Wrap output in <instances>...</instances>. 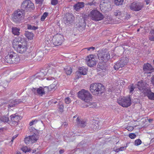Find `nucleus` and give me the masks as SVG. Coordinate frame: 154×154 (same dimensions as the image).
<instances>
[{
  "label": "nucleus",
  "instance_id": "obj_49",
  "mask_svg": "<svg viewBox=\"0 0 154 154\" xmlns=\"http://www.w3.org/2000/svg\"><path fill=\"white\" fill-rule=\"evenodd\" d=\"M126 129L128 131H131L134 129V128L132 126H128L126 127Z\"/></svg>",
  "mask_w": 154,
  "mask_h": 154
},
{
  "label": "nucleus",
  "instance_id": "obj_41",
  "mask_svg": "<svg viewBox=\"0 0 154 154\" xmlns=\"http://www.w3.org/2000/svg\"><path fill=\"white\" fill-rule=\"evenodd\" d=\"M27 26V28L28 29L35 30L38 28V27H36L33 26H31V25H28Z\"/></svg>",
  "mask_w": 154,
  "mask_h": 154
},
{
  "label": "nucleus",
  "instance_id": "obj_38",
  "mask_svg": "<svg viewBox=\"0 0 154 154\" xmlns=\"http://www.w3.org/2000/svg\"><path fill=\"white\" fill-rule=\"evenodd\" d=\"M24 141L26 144L31 143V139H30L29 136L26 137L24 139Z\"/></svg>",
  "mask_w": 154,
  "mask_h": 154
},
{
  "label": "nucleus",
  "instance_id": "obj_35",
  "mask_svg": "<svg viewBox=\"0 0 154 154\" xmlns=\"http://www.w3.org/2000/svg\"><path fill=\"white\" fill-rule=\"evenodd\" d=\"M114 3L116 5H122L124 2V0H114Z\"/></svg>",
  "mask_w": 154,
  "mask_h": 154
},
{
  "label": "nucleus",
  "instance_id": "obj_5",
  "mask_svg": "<svg viewBox=\"0 0 154 154\" xmlns=\"http://www.w3.org/2000/svg\"><path fill=\"white\" fill-rule=\"evenodd\" d=\"M78 95L79 98L85 102H86L91 98L90 94L88 91L84 89L79 91L78 92Z\"/></svg>",
  "mask_w": 154,
  "mask_h": 154
},
{
  "label": "nucleus",
  "instance_id": "obj_60",
  "mask_svg": "<svg viewBox=\"0 0 154 154\" xmlns=\"http://www.w3.org/2000/svg\"><path fill=\"white\" fill-rule=\"evenodd\" d=\"M64 150L63 149H61L59 151V152L60 154H63L64 152Z\"/></svg>",
  "mask_w": 154,
  "mask_h": 154
},
{
  "label": "nucleus",
  "instance_id": "obj_55",
  "mask_svg": "<svg viewBox=\"0 0 154 154\" xmlns=\"http://www.w3.org/2000/svg\"><path fill=\"white\" fill-rule=\"evenodd\" d=\"M86 49H87L88 51H90L91 50L92 51H93L95 49V48L94 47H90L86 48Z\"/></svg>",
  "mask_w": 154,
  "mask_h": 154
},
{
  "label": "nucleus",
  "instance_id": "obj_57",
  "mask_svg": "<svg viewBox=\"0 0 154 154\" xmlns=\"http://www.w3.org/2000/svg\"><path fill=\"white\" fill-rule=\"evenodd\" d=\"M17 136V135H15V136H14L13 137H12V139H11V142H13V141H14V139H15V138H16Z\"/></svg>",
  "mask_w": 154,
  "mask_h": 154
},
{
  "label": "nucleus",
  "instance_id": "obj_29",
  "mask_svg": "<svg viewBox=\"0 0 154 154\" xmlns=\"http://www.w3.org/2000/svg\"><path fill=\"white\" fill-rule=\"evenodd\" d=\"M137 86L138 87V88L140 91L142 92L146 88V87L144 86V84L143 83H140L139 82L137 85Z\"/></svg>",
  "mask_w": 154,
  "mask_h": 154
},
{
  "label": "nucleus",
  "instance_id": "obj_25",
  "mask_svg": "<svg viewBox=\"0 0 154 154\" xmlns=\"http://www.w3.org/2000/svg\"><path fill=\"white\" fill-rule=\"evenodd\" d=\"M11 54L10 53H9L5 57V63L10 64H12Z\"/></svg>",
  "mask_w": 154,
  "mask_h": 154
},
{
  "label": "nucleus",
  "instance_id": "obj_13",
  "mask_svg": "<svg viewBox=\"0 0 154 154\" xmlns=\"http://www.w3.org/2000/svg\"><path fill=\"white\" fill-rule=\"evenodd\" d=\"M74 17L71 13H66L63 18V21L66 25L72 24L73 21Z\"/></svg>",
  "mask_w": 154,
  "mask_h": 154
},
{
  "label": "nucleus",
  "instance_id": "obj_7",
  "mask_svg": "<svg viewBox=\"0 0 154 154\" xmlns=\"http://www.w3.org/2000/svg\"><path fill=\"white\" fill-rule=\"evenodd\" d=\"M21 8V9H23L24 11H30L34 9V4L30 0H25L22 3Z\"/></svg>",
  "mask_w": 154,
  "mask_h": 154
},
{
  "label": "nucleus",
  "instance_id": "obj_46",
  "mask_svg": "<svg viewBox=\"0 0 154 154\" xmlns=\"http://www.w3.org/2000/svg\"><path fill=\"white\" fill-rule=\"evenodd\" d=\"M129 136L130 138L132 139L135 138L136 137V135L134 133H131L129 134Z\"/></svg>",
  "mask_w": 154,
  "mask_h": 154
},
{
  "label": "nucleus",
  "instance_id": "obj_3",
  "mask_svg": "<svg viewBox=\"0 0 154 154\" xmlns=\"http://www.w3.org/2000/svg\"><path fill=\"white\" fill-rule=\"evenodd\" d=\"M88 16L91 19L95 21H99L104 18V16L97 10H93L89 14Z\"/></svg>",
  "mask_w": 154,
  "mask_h": 154
},
{
  "label": "nucleus",
  "instance_id": "obj_14",
  "mask_svg": "<svg viewBox=\"0 0 154 154\" xmlns=\"http://www.w3.org/2000/svg\"><path fill=\"white\" fill-rule=\"evenodd\" d=\"M86 61L87 65L90 67H92L96 64V60L92 55L88 56L86 59Z\"/></svg>",
  "mask_w": 154,
  "mask_h": 154
},
{
  "label": "nucleus",
  "instance_id": "obj_52",
  "mask_svg": "<svg viewBox=\"0 0 154 154\" xmlns=\"http://www.w3.org/2000/svg\"><path fill=\"white\" fill-rule=\"evenodd\" d=\"M96 106V104L95 103L91 102L90 104V105H89V107L90 108H94Z\"/></svg>",
  "mask_w": 154,
  "mask_h": 154
},
{
  "label": "nucleus",
  "instance_id": "obj_11",
  "mask_svg": "<svg viewBox=\"0 0 154 154\" xmlns=\"http://www.w3.org/2000/svg\"><path fill=\"white\" fill-rule=\"evenodd\" d=\"M48 87H40L38 88H33L32 91L33 92L34 94H36L37 93L38 94L42 96L43 95L45 94L46 92H47L48 91Z\"/></svg>",
  "mask_w": 154,
  "mask_h": 154
},
{
  "label": "nucleus",
  "instance_id": "obj_36",
  "mask_svg": "<svg viewBox=\"0 0 154 154\" xmlns=\"http://www.w3.org/2000/svg\"><path fill=\"white\" fill-rule=\"evenodd\" d=\"M48 72V74H51L54 73L56 72V71L54 68H51L47 70Z\"/></svg>",
  "mask_w": 154,
  "mask_h": 154
},
{
  "label": "nucleus",
  "instance_id": "obj_61",
  "mask_svg": "<svg viewBox=\"0 0 154 154\" xmlns=\"http://www.w3.org/2000/svg\"><path fill=\"white\" fill-rule=\"evenodd\" d=\"M63 125L64 126H67V123L66 122H63Z\"/></svg>",
  "mask_w": 154,
  "mask_h": 154
},
{
  "label": "nucleus",
  "instance_id": "obj_26",
  "mask_svg": "<svg viewBox=\"0 0 154 154\" xmlns=\"http://www.w3.org/2000/svg\"><path fill=\"white\" fill-rule=\"evenodd\" d=\"M24 34L26 37L29 39L31 40L33 38L34 35L33 33L31 32L26 31Z\"/></svg>",
  "mask_w": 154,
  "mask_h": 154
},
{
  "label": "nucleus",
  "instance_id": "obj_22",
  "mask_svg": "<svg viewBox=\"0 0 154 154\" xmlns=\"http://www.w3.org/2000/svg\"><path fill=\"white\" fill-rule=\"evenodd\" d=\"M29 137L31 140V143H35L38 139V135L34 133Z\"/></svg>",
  "mask_w": 154,
  "mask_h": 154
},
{
  "label": "nucleus",
  "instance_id": "obj_20",
  "mask_svg": "<svg viewBox=\"0 0 154 154\" xmlns=\"http://www.w3.org/2000/svg\"><path fill=\"white\" fill-rule=\"evenodd\" d=\"M22 101L20 99H17L11 100L8 105V107H12L15 106L16 105L20 103Z\"/></svg>",
  "mask_w": 154,
  "mask_h": 154
},
{
  "label": "nucleus",
  "instance_id": "obj_64",
  "mask_svg": "<svg viewBox=\"0 0 154 154\" xmlns=\"http://www.w3.org/2000/svg\"><path fill=\"white\" fill-rule=\"evenodd\" d=\"M153 120L152 119H150L149 120V122H151Z\"/></svg>",
  "mask_w": 154,
  "mask_h": 154
},
{
  "label": "nucleus",
  "instance_id": "obj_1",
  "mask_svg": "<svg viewBox=\"0 0 154 154\" xmlns=\"http://www.w3.org/2000/svg\"><path fill=\"white\" fill-rule=\"evenodd\" d=\"M12 45L14 49L20 54L24 53L27 49V44L23 40H19L15 39L13 41Z\"/></svg>",
  "mask_w": 154,
  "mask_h": 154
},
{
  "label": "nucleus",
  "instance_id": "obj_44",
  "mask_svg": "<svg viewBox=\"0 0 154 154\" xmlns=\"http://www.w3.org/2000/svg\"><path fill=\"white\" fill-rule=\"evenodd\" d=\"M22 150L25 152L30 151V149L28 148L27 147H25L22 148Z\"/></svg>",
  "mask_w": 154,
  "mask_h": 154
},
{
  "label": "nucleus",
  "instance_id": "obj_6",
  "mask_svg": "<svg viewBox=\"0 0 154 154\" xmlns=\"http://www.w3.org/2000/svg\"><path fill=\"white\" fill-rule=\"evenodd\" d=\"M117 102L120 105L125 107H128L130 106L131 104L130 96L119 98L117 100Z\"/></svg>",
  "mask_w": 154,
  "mask_h": 154
},
{
  "label": "nucleus",
  "instance_id": "obj_24",
  "mask_svg": "<svg viewBox=\"0 0 154 154\" xmlns=\"http://www.w3.org/2000/svg\"><path fill=\"white\" fill-rule=\"evenodd\" d=\"M46 74V71L44 72H41L36 74V78L39 79H44V77Z\"/></svg>",
  "mask_w": 154,
  "mask_h": 154
},
{
  "label": "nucleus",
  "instance_id": "obj_8",
  "mask_svg": "<svg viewBox=\"0 0 154 154\" xmlns=\"http://www.w3.org/2000/svg\"><path fill=\"white\" fill-rule=\"evenodd\" d=\"M129 61L128 59L126 57H123L117 62L114 66V69L117 70L119 68H122L126 65Z\"/></svg>",
  "mask_w": 154,
  "mask_h": 154
},
{
  "label": "nucleus",
  "instance_id": "obj_4",
  "mask_svg": "<svg viewBox=\"0 0 154 154\" xmlns=\"http://www.w3.org/2000/svg\"><path fill=\"white\" fill-rule=\"evenodd\" d=\"M98 59L103 62H107L110 57L109 53L105 50L100 51L98 54Z\"/></svg>",
  "mask_w": 154,
  "mask_h": 154
},
{
  "label": "nucleus",
  "instance_id": "obj_12",
  "mask_svg": "<svg viewBox=\"0 0 154 154\" xmlns=\"http://www.w3.org/2000/svg\"><path fill=\"white\" fill-rule=\"evenodd\" d=\"M129 6L131 10L137 11L141 10L143 6L142 3L134 2L131 3Z\"/></svg>",
  "mask_w": 154,
  "mask_h": 154
},
{
  "label": "nucleus",
  "instance_id": "obj_56",
  "mask_svg": "<svg viewBox=\"0 0 154 154\" xmlns=\"http://www.w3.org/2000/svg\"><path fill=\"white\" fill-rule=\"evenodd\" d=\"M126 148V146H122L119 148L120 151H122L123 150H125Z\"/></svg>",
  "mask_w": 154,
  "mask_h": 154
},
{
  "label": "nucleus",
  "instance_id": "obj_31",
  "mask_svg": "<svg viewBox=\"0 0 154 154\" xmlns=\"http://www.w3.org/2000/svg\"><path fill=\"white\" fill-rule=\"evenodd\" d=\"M64 70L66 74L67 75H70L72 72V69L69 66H67L64 68Z\"/></svg>",
  "mask_w": 154,
  "mask_h": 154
},
{
  "label": "nucleus",
  "instance_id": "obj_42",
  "mask_svg": "<svg viewBox=\"0 0 154 154\" xmlns=\"http://www.w3.org/2000/svg\"><path fill=\"white\" fill-rule=\"evenodd\" d=\"M142 143L141 141L139 139L136 140L134 142V144L136 146H138L141 144Z\"/></svg>",
  "mask_w": 154,
  "mask_h": 154
},
{
  "label": "nucleus",
  "instance_id": "obj_39",
  "mask_svg": "<svg viewBox=\"0 0 154 154\" xmlns=\"http://www.w3.org/2000/svg\"><path fill=\"white\" fill-rule=\"evenodd\" d=\"M147 97L149 99L154 100V93L151 92L149 94H148Z\"/></svg>",
  "mask_w": 154,
  "mask_h": 154
},
{
  "label": "nucleus",
  "instance_id": "obj_47",
  "mask_svg": "<svg viewBox=\"0 0 154 154\" xmlns=\"http://www.w3.org/2000/svg\"><path fill=\"white\" fill-rule=\"evenodd\" d=\"M58 3V0H51V4L52 5H55Z\"/></svg>",
  "mask_w": 154,
  "mask_h": 154
},
{
  "label": "nucleus",
  "instance_id": "obj_2",
  "mask_svg": "<svg viewBox=\"0 0 154 154\" xmlns=\"http://www.w3.org/2000/svg\"><path fill=\"white\" fill-rule=\"evenodd\" d=\"M24 11L23 9H18L15 11L12 17V21L16 23H20L23 17L24 16Z\"/></svg>",
  "mask_w": 154,
  "mask_h": 154
},
{
  "label": "nucleus",
  "instance_id": "obj_32",
  "mask_svg": "<svg viewBox=\"0 0 154 154\" xmlns=\"http://www.w3.org/2000/svg\"><path fill=\"white\" fill-rule=\"evenodd\" d=\"M86 26L85 21L84 19H83V23H80L79 25V29L82 30V31L85 29Z\"/></svg>",
  "mask_w": 154,
  "mask_h": 154
},
{
  "label": "nucleus",
  "instance_id": "obj_23",
  "mask_svg": "<svg viewBox=\"0 0 154 154\" xmlns=\"http://www.w3.org/2000/svg\"><path fill=\"white\" fill-rule=\"evenodd\" d=\"M84 3L83 2H78L74 6V9L78 11L84 7Z\"/></svg>",
  "mask_w": 154,
  "mask_h": 154
},
{
  "label": "nucleus",
  "instance_id": "obj_30",
  "mask_svg": "<svg viewBox=\"0 0 154 154\" xmlns=\"http://www.w3.org/2000/svg\"><path fill=\"white\" fill-rule=\"evenodd\" d=\"M79 72L81 75H85L87 74V70L83 67H80L79 69Z\"/></svg>",
  "mask_w": 154,
  "mask_h": 154
},
{
  "label": "nucleus",
  "instance_id": "obj_53",
  "mask_svg": "<svg viewBox=\"0 0 154 154\" xmlns=\"http://www.w3.org/2000/svg\"><path fill=\"white\" fill-rule=\"evenodd\" d=\"M35 2L37 4H42L44 0H35Z\"/></svg>",
  "mask_w": 154,
  "mask_h": 154
},
{
  "label": "nucleus",
  "instance_id": "obj_37",
  "mask_svg": "<svg viewBox=\"0 0 154 154\" xmlns=\"http://www.w3.org/2000/svg\"><path fill=\"white\" fill-rule=\"evenodd\" d=\"M151 92L149 89L146 88L142 91V92L146 94L147 96L148 94H149Z\"/></svg>",
  "mask_w": 154,
  "mask_h": 154
},
{
  "label": "nucleus",
  "instance_id": "obj_54",
  "mask_svg": "<svg viewBox=\"0 0 154 154\" xmlns=\"http://www.w3.org/2000/svg\"><path fill=\"white\" fill-rule=\"evenodd\" d=\"M59 109L61 112H62L63 111V106L62 105H61L59 106Z\"/></svg>",
  "mask_w": 154,
  "mask_h": 154
},
{
  "label": "nucleus",
  "instance_id": "obj_15",
  "mask_svg": "<svg viewBox=\"0 0 154 154\" xmlns=\"http://www.w3.org/2000/svg\"><path fill=\"white\" fill-rule=\"evenodd\" d=\"M12 64H16L18 63L20 60V58L18 55L14 52H10Z\"/></svg>",
  "mask_w": 154,
  "mask_h": 154
},
{
  "label": "nucleus",
  "instance_id": "obj_50",
  "mask_svg": "<svg viewBox=\"0 0 154 154\" xmlns=\"http://www.w3.org/2000/svg\"><path fill=\"white\" fill-rule=\"evenodd\" d=\"M38 121L36 119L34 120H32L31 122H30L29 124V125L30 126H31L34 124H35Z\"/></svg>",
  "mask_w": 154,
  "mask_h": 154
},
{
  "label": "nucleus",
  "instance_id": "obj_17",
  "mask_svg": "<svg viewBox=\"0 0 154 154\" xmlns=\"http://www.w3.org/2000/svg\"><path fill=\"white\" fill-rule=\"evenodd\" d=\"M11 119L13 124L14 125H17V122L20 119V116L16 114L11 116Z\"/></svg>",
  "mask_w": 154,
  "mask_h": 154
},
{
  "label": "nucleus",
  "instance_id": "obj_18",
  "mask_svg": "<svg viewBox=\"0 0 154 154\" xmlns=\"http://www.w3.org/2000/svg\"><path fill=\"white\" fill-rule=\"evenodd\" d=\"M77 125L79 127L85 128L86 126L87 123L86 122L82 119H81L78 117L76 119Z\"/></svg>",
  "mask_w": 154,
  "mask_h": 154
},
{
  "label": "nucleus",
  "instance_id": "obj_40",
  "mask_svg": "<svg viewBox=\"0 0 154 154\" xmlns=\"http://www.w3.org/2000/svg\"><path fill=\"white\" fill-rule=\"evenodd\" d=\"M48 13L47 12H45L44 13L41 18V21H44L45 18L48 16Z\"/></svg>",
  "mask_w": 154,
  "mask_h": 154
},
{
  "label": "nucleus",
  "instance_id": "obj_33",
  "mask_svg": "<svg viewBox=\"0 0 154 154\" xmlns=\"http://www.w3.org/2000/svg\"><path fill=\"white\" fill-rule=\"evenodd\" d=\"M149 39L151 41H154V30H152L150 31V35L149 36Z\"/></svg>",
  "mask_w": 154,
  "mask_h": 154
},
{
  "label": "nucleus",
  "instance_id": "obj_19",
  "mask_svg": "<svg viewBox=\"0 0 154 154\" xmlns=\"http://www.w3.org/2000/svg\"><path fill=\"white\" fill-rule=\"evenodd\" d=\"M110 6V2L109 0H103L100 5V8H108Z\"/></svg>",
  "mask_w": 154,
  "mask_h": 154
},
{
  "label": "nucleus",
  "instance_id": "obj_9",
  "mask_svg": "<svg viewBox=\"0 0 154 154\" xmlns=\"http://www.w3.org/2000/svg\"><path fill=\"white\" fill-rule=\"evenodd\" d=\"M52 41L54 45L58 46L62 43L64 41V38L61 34H57L53 36Z\"/></svg>",
  "mask_w": 154,
  "mask_h": 154
},
{
  "label": "nucleus",
  "instance_id": "obj_16",
  "mask_svg": "<svg viewBox=\"0 0 154 154\" xmlns=\"http://www.w3.org/2000/svg\"><path fill=\"white\" fill-rule=\"evenodd\" d=\"M143 69L145 73H150L154 69L152 66L149 63L144 64L143 67Z\"/></svg>",
  "mask_w": 154,
  "mask_h": 154
},
{
  "label": "nucleus",
  "instance_id": "obj_10",
  "mask_svg": "<svg viewBox=\"0 0 154 154\" xmlns=\"http://www.w3.org/2000/svg\"><path fill=\"white\" fill-rule=\"evenodd\" d=\"M104 89V86L100 83H95L91 84L90 86V89L92 93L98 92Z\"/></svg>",
  "mask_w": 154,
  "mask_h": 154
},
{
  "label": "nucleus",
  "instance_id": "obj_48",
  "mask_svg": "<svg viewBox=\"0 0 154 154\" xmlns=\"http://www.w3.org/2000/svg\"><path fill=\"white\" fill-rule=\"evenodd\" d=\"M114 15L116 16L118 15H119L121 14V12L119 10H116V11L114 12Z\"/></svg>",
  "mask_w": 154,
  "mask_h": 154
},
{
  "label": "nucleus",
  "instance_id": "obj_27",
  "mask_svg": "<svg viewBox=\"0 0 154 154\" xmlns=\"http://www.w3.org/2000/svg\"><path fill=\"white\" fill-rule=\"evenodd\" d=\"M9 120L8 117L6 116H0V122H7Z\"/></svg>",
  "mask_w": 154,
  "mask_h": 154
},
{
  "label": "nucleus",
  "instance_id": "obj_43",
  "mask_svg": "<svg viewBox=\"0 0 154 154\" xmlns=\"http://www.w3.org/2000/svg\"><path fill=\"white\" fill-rule=\"evenodd\" d=\"M128 88L130 90V93H131L133 91L135 88V87L133 86V85H132L129 86Z\"/></svg>",
  "mask_w": 154,
  "mask_h": 154
},
{
  "label": "nucleus",
  "instance_id": "obj_51",
  "mask_svg": "<svg viewBox=\"0 0 154 154\" xmlns=\"http://www.w3.org/2000/svg\"><path fill=\"white\" fill-rule=\"evenodd\" d=\"M65 101L66 103L68 104L70 102V99L69 97L66 98L65 100Z\"/></svg>",
  "mask_w": 154,
  "mask_h": 154
},
{
  "label": "nucleus",
  "instance_id": "obj_63",
  "mask_svg": "<svg viewBox=\"0 0 154 154\" xmlns=\"http://www.w3.org/2000/svg\"><path fill=\"white\" fill-rule=\"evenodd\" d=\"M88 5H90V6H91L93 5V2L88 3Z\"/></svg>",
  "mask_w": 154,
  "mask_h": 154
},
{
  "label": "nucleus",
  "instance_id": "obj_45",
  "mask_svg": "<svg viewBox=\"0 0 154 154\" xmlns=\"http://www.w3.org/2000/svg\"><path fill=\"white\" fill-rule=\"evenodd\" d=\"M88 101H87L86 102H85L84 103V107H89V105H90V104L91 102H90Z\"/></svg>",
  "mask_w": 154,
  "mask_h": 154
},
{
  "label": "nucleus",
  "instance_id": "obj_28",
  "mask_svg": "<svg viewBox=\"0 0 154 154\" xmlns=\"http://www.w3.org/2000/svg\"><path fill=\"white\" fill-rule=\"evenodd\" d=\"M20 29L17 27H14L12 28V32L14 35H18L20 34Z\"/></svg>",
  "mask_w": 154,
  "mask_h": 154
},
{
  "label": "nucleus",
  "instance_id": "obj_58",
  "mask_svg": "<svg viewBox=\"0 0 154 154\" xmlns=\"http://www.w3.org/2000/svg\"><path fill=\"white\" fill-rule=\"evenodd\" d=\"M151 82L154 85V75L151 78Z\"/></svg>",
  "mask_w": 154,
  "mask_h": 154
},
{
  "label": "nucleus",
  "instance_id": "obj_21",
  "mask_svg": "<svg viewBox=\"0 0 154 154\" xmlns=\"http://www.w3.org/2000/svg\"><path fill=\"white\" fill-rule=\"evenodd\" d=\"M43 56L44 53L42 51H39L36 53L35 57L37 61H40L42 60Z\"/></svg>",
  "mask_w": 154,
  "mask_h": 154
},
{
  "label": "nucleus",
  "instance_id": "obj_62",
  "mask_svg": "<svg viewBox=\"0 0 154 154\" xmlns=\"http://www.w3.org/2000/svg\"><path fill=\"white\" fill-rule=\"evenodd\" d=\"M119 151H120V150L119 148H118V149H116V150H115V151L116 152H118Z\"/></svg>",
  "mask_w": 154,
  "mask_h": 154
},
{
  "label": "nucleus",
  "instance_id": "obj_59",
  "mask_svg": "<svg viewBox=\"0 0 154 154\" xmlns=\"http://www.w3.org/2000/svg\"><path fill=\"white\" fill-rule=\"evenodd\" d=\"M151 0H145L146 5L148 4L151 1Z\"/></svg>",
  "mask_w": 154,
  "mask_h": 154
},
{
  "label": "nucleus",
  "instance_id": "obj_34",
  "mask_svg": "<svg viewBox=\"0 0 154 154\" xmlns=\"http://www.w3.org/2000/svg\"><path fill=\"white\" fill-rule=\"evenodd\" d=\"M99 128V125L98 122L96 121L95 122H94L92 125V128L94 131L96 130Z\"/></svg>",
  "mask_w": 154,
  "mask_h": 154
}]
</instances>
